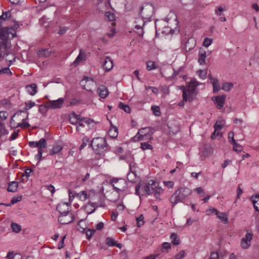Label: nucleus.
<instances>
[{"label":"nucleus","instance_id":"nucleus-1","mask_svg":"<svg viewBox=\"0 0 259 259\" xmlns=\"http://www.w3.org/2000/svg\"><path fill=\"white\" fill-rule=\"evenodd\" d=\"M191 193V190L186 187L181 188L176 190L169 198L171 207L173 208L179 202H182Z\"/></svg>","mask_w":259,"mask_h":259},{"label":"nucleus","instance_id":"nucleus-2","mask_svg":"<svg viewBox=\"0 0 259 259\" xmlns=\"http://www.w3.org/2000/svg\"><path fill=\"white\" fill-rule=\"evenodd\" d=\"M107 141L104 138L96 137L91 141L90 146L94 152L98 155H101L107 150Z\"/></svg>","mask_w":259,"mask_h":259},{"label":"nucleus","instance_id":"nucleus-3","mask_svg":"<svg viewBox=\"0 0 259 259\" xmlns=\"http://www.w3.org/2000/svg\"><path fill=\"white\" fill-rule=\"evenodd\" d=\"M154 9L152 4H146L140 8L139 14L143 19H149L153 15Z\"/></svg>","mask_w":259,"mask_h":259},{"label":"nucleus","instance_id":"nucleus-4","mask_svg":"<svg viewBox=\"0 0 259 259\" xmlns=\"http://www.w3.org/2000/svg\"><path fill=\"white\" fill-rule=\"evenodd\" d=\"M153 134L152 130L150 127H146L140 128L135 136L133 137V141L137 142L145 140V137H149L150 139H152L151 135Z\"/></svg>","mask_w":259,"mask_h":259},{"label":"nucleus","instance_id":"nucleus-5","mask_svg":"<svg viewBox=\"0 0 259 259\" xmlns=\"http://www.w3.org/2000/svg\"><path fill=\"white\" fill-rule=\"evenodd\" d=\"M159 187L156 183L153 180H150L146 183L143 187L144 193L147 195H151L155 192V190Z\"/></svg>","mask_w":259,"mask_h":259},{"label":"nucleus","instance_id":"nucleus-6","mask_svg":"<svg viewBox=\"0 0 259 259\" xmlns=\"http://www.w3.org/2000/svg\"><path fill=\"white\" fill-rule=\"evenodd\" d=\"M182 46L186 52L192 50L195 46V40L192 37H184L182 40Z\"/></svg>","mask_w":259,"mask_h":259},{"label":"nucleus","instance_id":"nucleus-7","mask_svg":"<svg viewBox=\"0 0 259 259\" xmlns=\"http://www.w3.org/2000/svg\"><path fill=\"white\" fill-rule=\"evenodd\" d=\"M145 19H143V18H137L136 19L135 23L136 24L135 25V29H136L138 31L137 32V34L140 36H143L144 31L143 30V27L145 26L146 21Z\"/></svg>","mask_w":259,"mask_h":259},{"label":"nucleus","instance_id":"nucleus-8","mask_svg":"<svg viewBox=\"0 0 259 259\" xmlns=\"http://www.w3.org/2000/svg\"><path fill=\"white\" fill-rule=\"evenodd\" d=\"M253 233L251 231L247 230L245 236L242 238L241 241V246L243 249L248 248L251 244Z\"/></svg>","mask_w":259,"mask_h":259},{"label":"nucleus","instance_id":"nucleus-9","mask_svg":"<svg viewBox=\"0 0 259 259\" xmlns=\"http://www.w3.org/2000/svg\"><path fill=\"white\" fill-rule=\"evenodd\" d=\"M75 217L73 213L65 214L60 215L58 217V221L63 225H66L72 222L74 220Z\"/></svg>","mask_w":259,"mask_h":259},{"label":"nucleus","instance_id":"nucleus-10","mask_svg":"<svg viewBox=\"0 0 259 259\" xmlns=\"http://www.w3.org/2000/svg\"><path fill=\"white\" fill-rule=\"evenodd\" d=\"M64 100L63 98H60L55 100H49L47 102V106L49 108L56 109L61 108L64 103Z\"/></svg>","mask_w":259,"mask_h":259},{"label":"nucleus","instance_id":"nucleus-11","mask_svg":"<svg viewBox=\"0 0 259 259\" xmlns=\"http://www.w3.org/2000/svg\"><path fill=\"white\" fill-rule=\"evenodd\" d=\"M30 147H37L38 150H43L47 147V141L45 138H41L38 141H30L28 143Z\"/></svg>","mask_w":259,"mask_h":259},{"label":"nucleus","instance_id":"nucleus-12","mask_svg":"<svg viewBox=\"0 0 259 259\" xmlns=\"http://www.w3.org/2000/svg\"><path fill=\"white\" fill-rule=\"evenodd\" d=\"M8 40L3 36H0V58L3 55L2 50H4V56H7L9 55V53L7 52V49L8 48L7 45Z\"/></svg>","mask_w":259,"mask_h":259},{"label":"nucleus","instance_id":"nucleus-13","mask_svg":"<svg viewBox=\"0 0 259 259\" xmlns=\"http://www.w3.org/2000/svg\"><path fill=\"white\" fill-rule=\"evenodd\" d=\"M70 203H59L57 206V210L60 213V215H63L65 214H69L70 212L69 205Z\"/></svg>","mask_w":259,"mask_h":259},{"label":"nucleus","instance_id":"nucleus-14","mask_svg":"<svg viewBox=\"0 0 259 259\" xmlns=\"http://www.w3.org/2000/svg\"><path fill=\"white\" fill-rule=\"evenodd\" d=\"M63 149V144L61 142H56L53 145L52 148L49 151L50 155L59 153Z\"/></svg>","mask_w":259,"mask_h":259},{"label":"nucleus","instance_id":"nucleus-15","mask_svg":"<svg viewBox=\"0 0 259 259\" xmlns=\"http://www.w3.org/2000/svg\"><path fill=\"white\" fill-rule=\"evenodd\" d=\"M226 97L225 95H222L212 98V100L214 102L218 109H221L223 107Z\"/></svg>","mask_w":259,"mask_h":259},{"label":"nucleus","instance_id":"nucleus-16","mask_svg":"<svg viewBox=\"0 0 259 259\" xmlns=\"http://www.w3.org/2000/svg\"><path fill=\"white\" fill-rule=\"evenodd\" d=\"M225 124V121L224 120H218L216 121L215 124L213 125V127L214 128V131L212 134L211 136V138L212 139H215V132L221 131L222 128L224 127Z\"/></svg>","mask_w":259,"mask_h":259},{"label":"nucleus","instance_id":"nucleus-17","mask_svg":"<svg viewBox=\"0 0 259 259\" xmlns=\"http://www.w3.org/2000/svg\"><path fill=\"white\" fill-rule=\"evenodd\" d=\"M89 82H91L93 85L94 84V81L93 78L87 76H84L83 78L80 81V84L83 89L87 90V91L91 92L92 88L86 87V84Z\"/></svg>","mask_w":259,"mask_h":259},{"label":"nucleus","instance_id":"nucleus-18","mask_svg":"<svg viewBox=\"0 0 259 259\" xmlns=\"http://www.w3.org/2000/svg\"><path fill=\"white\" fill-rule=\"evenodd\" d=\"M119 181H121L120 182L121 183H122L124 184H125V182L121 179H118V178H113L110 180V183L111 185H112V186L113 187V189L117 192H123L125 189V187H123L122 188H119L118 187L115 186V184L118 183Z\"/></svg>","mask_w":259,"mask_h":259},{"label":"nucleus","instance_id":"nucleus-19","mask_svg":"<svg viewBox=\"0 0 259 259\" xmlns=\"http://www.w3.org/2000/svg\"><path fill=\"white\" fill-rule=\"evenodd\" d=\"M226 10L227 9L225 6L224 8L222 6H219L215 9V13L217 15L219 16V20L222 22H225L226 21V19L224 15L222 14L223 12L226 11Z\"/></svg>","mask_w":259,"mask_h":259},{"label":"nucleus","instance_id":"nucleus-20","mask_svg":"<svg viewBox=\"0 0 259 259\" xmlns=\"http://www.w3.org/2000/svg\"><path fill=\"white\" fill-rule=\"evenodd\" d=\"M136 164L134 162L130 163L129 165L130 170V171L127 175V180L131 182H133L134 181V179H131V176L132 175H134L135 176V168H136Z\"/></svg>","mask_w":259,"mask_h":259},{"label":"nucleus","instance_id":"nucleus-21","mask_svg":"<svg viewBox=\"0 0 259 259\" xmlns=\"http://www.w3.org/2000/svg\"><path fill=\"white\" fill-rule=\"evenodd\" d=\"M103 66L107 71H110L113 68V62L109 57H106Z\"/></svg>","mask_w":259,"mask_h":259},{"label":"nucleus","instance_id":"nucleus-22","mask_svg":"<svg viewBox=\"0 0 259 259\" xmlns=\"http://www.w3.org/2000/svg\"><path fill=\"white\" fill-rule=\"evenodd\" d=\"M97 92L100 97L103 99L105 98L108 94V90L104 85L99 87L97 89Z\"/></svg>","mask_w":259,"mask_h":259},{"label":"nucleus","instance_id":"nucleus-23","mask_svg":"<svg viewBox=\"0 0 259 259\" xmlns=\"http://www.w3.org/2000/svg\"><path fill=\"white\" fill-rule=\"evenodd\" d=\"M25 89L26 91L31 96L34 95L37 92V85L35 83L27 85Z\"/></svg>","mask_w":259,"mask_h":259},{"label":"nucleus","instance_id":"nucleus-24","mask_svg":"<svg viewBox=\"0 0 259 259\" xmlns=\"http://www.w3.org/2000/svg\"><path fill=\"white\" fill-rule=\"evenodd\" d=\"M86 55L82 50H80L79 54L73 62L74 66L77 65L79 62L85 60Z\"/></svg>","mask_w":259,"mask_h":259},{"label":"nucleus","instance_id":"nucleus-25","mask_svg":"<svg viewBox=\"0 0 259 259\" xmlns=\"http://www.w3.org/2000/svg\"><path fill=\"white\" fill-rule=\"evenodd\" d=\"M199 58L198 62L200 65H204L205 64V58L206 57V51L201 50L199 52Z\"/></svg>","mask_w":259,"mask_h":259},{"label":"nucleus","instance_id":"nucleus-26","mask_svg":"<svg viewBox=\"0 0 259 259\" xmlns=\"http://www.w3.org/2000/svg\"><path fill=\"white\" fill-rule=\"evenodd\" d=\"M18 187V182L16 181H12L9 184V187L7 190L9 192H15L17 190Z\"/></svg>","mask_w":259,"mask_h":259},{"label":"nucleus","instance_id":"nucleus-27","mask_svg":"<svg viewBox=\"0 0 259 259\" xmlns=\"http://www.w3.org/2000/svg\"><path fill=\"white\" fill-rule=\"evenodd\" d=\"M109 136L112 138H115L118 135V128L114 126H112V127L108 131Z\"/></svg>","mask_w":259,"mask_h":259},{"label":"nucleus","instance_id":"nucleus-28","mask_svg":"<svg viewBox=\"0 0 259 259\" xmlns=\"http://www.w3.org/2000/svg\"><path fill=\"white\" fill-rule=\"evenodd\" d=\"M29 114L28 112H26V118L22 120V122L19 123L17 126L21 127L23 128L29 127L30 126V124L28 122H25V120H27L28 118Z\"/></svg>","mask_w":259,"mask_h":259},{"label":"nucleus","instance_id":"nucleus-29","mask_svg":"<svg viewBox=\"0 0 259 259\" xmlns=\"http://www.w3.org/2000/svg\"><path fill=\"white\" fill-rule=\"evenodd\" d=\"M181 88L183 89V99L182 101L179 103V105L180 106H183L185 104V102L188 100V98L187 97L186 88L184 86H182Z\"/></svg>","mask_w":259,"mask_h":259},{"label":"nucleus","instance_id":"nucleus-30","mask_svg":"<svg viewBox=\"0 0 259 259\" xmlns=\"http://www.w3.org/2000/svg\"><path fill=\"white\" fill-rule=\"evenodd\" d=\"M36 105V104L34 102L29 101L25 103V107L23 109V111H24V113H25L26 114V112H28L27 111L34 106Z\"/></svg>","mask_w":259,"mask_h":259},{"label":"nucleus","instance_id":"nucleus-31","mask_svg":"<svg viewBox=\"0 0 259 259\" xmlns=\"http://www.w3.org/2000/svg\"><path fill=\"white\" fill-rule=\"evenodd\" d=\"M23 112H24V111L23 110H18L12 117V118L11 119V120H10V125H11V127L12 128H16V127H18V126H17V125H15V120L13 119L14 117L16 115H19L20 114H21Z\"/></svg>","mask_w":259,"mask_h":259},{"label":"nucleus","instance_id":"nucleus-32","mask_svg":"<svg viewBox=\"0 0 259 259\" xmlns=\"http://www.w3.org/2000/svg\"><path fill=\"white\" fill-rule=\"evenodd\" d=\"M252 202L253 204L254 208L256 211H259V196H255L251 198Z\"/></svg>","mask_w":259,"mask_h":259},{"label":"nucleus","instance_id":"nucleus-33","mask_svg":"<svg viewBox=\"0 0 259 259\" xmlns=\"http://www.w3.org/2000/svg\"><path fill=\"white\" fill-rule=\"evenodd\" d=\"M118 107L120 109H122L124 112H125L127 113H129L131 112L130 107L127 105H125L121 102H119L118 105Z\"/></svg>","mask_w":259,"mask_h":259},{"label":"nucleus","instance_id":"nucleus-34","mask_svg":"<svg viewBox=\"0 0 259 259\" xmlns=\"http://www.w3.org/2000/svg\"><path fill=\"white\" fill-rule=\"evenodd\" d=\"M233 84L231 82H225L222 85V89L226 92H229L233 88Z\"/></svg>","mask_w":259,"mask_h":259},{"label":"nucleus","instance_id":"nucleus-35","mask_svg":"<svg viewBox=\"0 0 259 259\" xmlns=\"http://www.w3.org/2000/svg\"><path fill=\"white\" fill-rule=\"evenodd\" d=\"M171 243L176 245H179L180 243V240L178 238V236L176 233H172L170 235Z\"/></svg>","mask_w":259,"mask_h":259},{"label":"nucleus","instance_id":"nucleus-36","mask_svg":"<svg viewBox=\"0 0 259 259\" xmlns=\"http://www.w3.org/2000/svg\"><path fill=\"white\" fill-rule=\"evenodd\" d=\"M213 91L214 93H217L220 90V86L218 79H213L212 82Z\"/></svg>","mask_w":259,"mask_h":259},{"label":"nucleus","instance_id":"nucleus-37","mask_svg":"<svg viewBox=\"0 0 259 259\" xmlns=\"http://www.w3.org/2000/svg\"><path fill=\"white\" fill-rule=\"evenodd\" d=\"M11 227L12 231L15 233H18L21 230V226L15 223H12L11 225Z\"/></svg>","mask_w":259,"mask_h":259},{"label":"nucleus","instance_id":"nucleus-38","mask_svg":"<svg viewBox=\"0 0 259 259\" xmlns=\"http://www.w3.org/2000/svg\"><path fill=\"white\" fill-rule=\"evenodd\" d=\"M5 32L8 34H12V37L13 38L16 35V30L11 27H7L5 28Z\"/></svg>","mask_w":259,"mask_h":259},{"label":"nucleus","instance_id":"nucleus-39","mask_svg":"<svg viewBox=\"0 0 259 259\" xmlns=\"http://www.w3.org/2000/svg\"><path fill=\"white\" fill-rule=\"evenodd\" d=\"M76 196L82 201H85L88 198V195L86 192L84 191L77 193Z\"/></svg>","mask_w":259,"mask_h":259},{"label":"nucleus","instance_id":"nucleus-40","mask_svg":"<svg viewBox=\"0 0 259 259\" xmlns=\"http://www.w3.org/2000/svg\"><path fill=\"white\" fill-rule=\"evenodd\" d=\"M105 18L110 21H113L115 20V17L114 14L110 12H107L105 14Z\"/></svg>","mask_w":259,"mask_h":259},{"label":"nucleus","instance_id":"nucleus-41","mask_svg":"<svg viewBox=\"0 0 259 259\" xmlns=\"http://www.w3.org/2000/svg\"><path fill=\"white\" fill-rule=\"evenodd\" d=\"M95 229H88L85 232L86 238L88 240H90L94 234L95 233Z\"/></svg>","mask_w":259,"mask_h":259},{"label":"nucleus","instance_id":"nucleus-42","mask_svg":"<svg viewBox=\"0 0 259 259\" xmlns=\"http://www.w3.org/2000/svg\"><path fill=\"white\" fill-rule=\"evenodd\" d=\"M151 110L155 116H159L160 115L161 112L159 106L153 105L151 107Z\"/></svg>","mask_w":259,"mask_h":259},{"label":"nucleus","instance_id":"nucleus-43","mask_svg":"<svg viewBox=\"0 0 259 259\" xmlns=\"http://www.w3.org/2000/svg\"><path fill=\"white\" fill-rule=\"evenodd\" d=\"M47 102H46L45 104V105H38V107H39V109H38V111L40 113H42V114H44L45 113L47 112V110L49 108V107L47 106Z\"/></svg>","mask_w":259,"mask_h":259},{"label":"nucleus","instance_id":"nucleus-44","mask_svg":"<svg viewBox=\"0 0 259 259\" xmlns=\"http://www.w3.org/2000/svg\"><path fill=\"white\" fill-rule=\"evenodd\" d=\"M218 218L221 219L222 221L224 224H227L228 223V219L227 215L223 212H219V214L217 215Z\"/></svg>","mask_w":259,"mask_h":259},{"label":"nucleus","instance_id":"nucleus-45","mask_svg":"<svg viewBox=\"0 0 259 259\" xmlns=\"http://www.w3.org/2000/svg\"><path fill=\"white\" fill-rule=\"evenodd\" d=\"M90 139L87 137H84L82 138V143L81 145L79 147V150H81L83 149L87 145L88 143L90 142Z\"/></svg>","mask_w":259,"mask_h":259},{"label":"nucleus","instance_id":"nucleus-46","mask_svg":"<svg viewBox=\"0 0 259 259\" xmlns=\"http://www.w3.org/2000/svg\"><path fill=\"white\" fill-rule=\"evenodd\" d=\"M106 244L108 246H114L115 241L112 238L108 237L106 239Z\"/></svg>","mask_w":259,"mask_h":259},{"label":"nucleus","instance_id":"nucleus-47","mask_svg":"<svg viewBox=\"0 0 259 259\" xmlns=\"http://www.w3.org/2000/svg\"><path fill=\"white\" fill-rule=\"evenodd\" d=\"M141 148L143 150H145L147 149L151 150L152 149L153 147L151 145L146 142H143L141 143Z\"/></svg>","mask_w":259,"mask_h":259},{"label":"nucleus","instance_id":"nucleus-48","mask_svg":"<svg viewBox=\"0 0 259 259\" xmlns=\"http://www.w3.org/2000/svg\"><path fill=\"white\" fill-rule=\"evenodd\" d=\"M43 150H38V153L35 156V158L38 161L37 165L42 159H45V157L42 156Z\"/></svg>","mask_w":259,"mask_h":259},{"label":"nucleus","instance_id":"nucleus-49","mask_svg":"<svg viewBox=\"0 0 259 259\" xmlns=\"http://www.w3.org/2000/svg\"><path fill=\"white\" fill-rule=\"evenodd\" d=\"M233 145V150L238 151L240 152L242 150V147L241 145L238 144L236 143V141H234V142H232L231 143Z\"/></svg>","mask_w":259,"mask_h":259},{"label":"nucleus","instance_id":"nucleus-50","mask_svg":"<svg viewBox=\"0 0 259 259\" xmlns=\"http://www.w3.org/2000/svg\"><path fill=\"white\" fill-rule=\"evenodd\" d=\"M144 217L143 215H140V216L137 218V227H141L144 224V222L143 221Z\"/></svg>","mask_w":259,"mask_h":259},{"label":"nucleus","instance_id":"nucleus-51","mask_svg":"<svg viewBox=\"0 0 259 259\" xmlns=\"http://www.w3.org/2000/svg\"><path fill=\"white\" fill-rule=\"evenodd\" d=\"M195 88L194 87H190L188 85V89H186V91L187 92V96L189 95L190 97L192 96L195 92Z\"/></svg>","mask_w":259,"mask_h":259},{"label":"nucleus","instance_id":"nucleus-52","mask_svg":"<svg viewBox=\"0 0 259 259\" xmlns=\"http://www.w3.org/2000/svg\"><path fill=\"white\" fill-rule=\"evenodd\" d=\"M212 42V39L211 38L206 37L204 39L203 45L205 47H208L211 45Z\"/></svg>","mask_w":259,"mask_h":259},{"label":"nucleus","instance_id":"nucleus-53","mask_svg":"<svg viewBox=\"0 0 259 259\" xmlns=\"http://www.w3.org/2000/svg\"><path fill=\"white\" fill-rule=\"evenodd\" d=\"M200 82L197 81L195 78H192L189 85L192 87L196 88L200 84Z\"/></svg>","mask_w":259,"mask_h":259},{"label":"nucleus","instance_id":"nucleus-54","mask_svg":"<svg viewBox=\"0 0 259 259\" xmlns=\"http://www.w3.org/2000/svg\"><path fill=\"white\" fill-rule=\"evenodd\" d=\"M2 73L7 74L9 75H11L12 74V72L11 71L9 67L2 68L0 70V74Z\"/></svg>","mask_w":259,"mask_h":259},{"label":"nucleus","instance_id":"nucleus-55","mask_svg":"<svg viewBox=\"0 0 259 259\" xmlns=\"http://www.w3.org/2000/svg\"><path fill=\"white\" fill-rule=\"evenodd\" d=\"M155 68L156 67L154 62L148 61L147 62V69L148 70H151Z\"/></svg>","mask_w":259,"mask_h":259},{"label":"nucleus","instance_id":"nucleus-56","mask_svg":"<svg viewBox=\"0 0 259 259\" xmlns=\"http://www.w3.org/2000/svg\"><path fill=\"white\" fill-rule=\"evenodd\" d=\"M197 73L199 76L200 78L201 79H204L205 78L207 74L206 71L203 70H199L197 71Z\"/></svg>","mask_w":259,"mask_h":259},{"label":"nucleus","instance_id":"nucleus-57","mask_svg":"<svg viewBox=\"0 0 259 259\" xmlns=\"http://www.w3.org/2000/svg\"><path fill=\"white\" fill-rule=\"evenodd\" d=\"M163 190L161 187H158L155 190V192L153 193V194L154 195L156 199H160L159 194Z\"/></svg>","mask_w":259,"mask_h":259},{"label":"nucleus","instance_id":"nucleus-58","mask_svg":"<svg viewBox=\"0 0 259 259\" xmlns=\"http://www.w3.org/2000/svg\"><path fill=\"white\" fill-rule=\"evenodd\" d=\"M171 247V246H170V244L169 243H168V242H164L163 244H162V251H164V250H165V251L166 252H167V250L168 249H170Z\"/></svg>","mask_w":259,"mask_h":259},{"label":"nucleus","instance_id":"nucleus-59","mask_svg":"<svg viewBox=\"0 0 259 259\" xmlns=\"http://www.w3.org/2000/svg\"><path fill=\"white\" fill-rule=\"evenodd\" d=\"M186 255V253L185 250H183L180 251V253L177 254L175 255V258L176 259H182L183 258L185 255Z\"/></svg>","mask_w":259,"mask_h":259},{"label":"nucleus","instance_id":"nucleus-60","mask_svg":"<svg viewBox=\"0 0 259 259\" xmlns=\"http://www.w3.org/2000/svg\"><path fill=\"white\" fill-rule=\"evenodd\" d=\"M78 119H79L78 117H69V122L72 124L77 125L78 123Z\"/></svg>","mask_w":259,"mask_h":259},{"label":"nucleus","instance_id":"nucleus-61","mask_svg":"<svg viewBox=\"0 0 259 259\" xmlns=\"http://www.w3.org/2000/svg\"><path fill=\"white\" fill-rule=\"evenodd\" d=\"M78 118L79 119H78V121H82V122H84L88 124L90 123V121L91 120L90 119H88V118H85L83 117H81V116H80V115L78 116Z\"/></svg>","mask_w":259,"mask_h":259},{"label":"nucleus","instance_id":"nucleus-62","mask_svg":"<svg viewBox=\"0 0 259 259\" xmlns=\"http://www.w3.org/2000/svg\"><path fill=\"white\" fill-rule=\"evenodd\" d=\"M66 238V236H63L61 240L59 241L58 248L59 249H61L63 248L64 246V240Z\"/></svg>","mask_w":259,"mask_h":259},{"label":"nucleus","instance_id":"nucleus-63","mask_svg":"<svg viewBox=\"0 0 259 259\" xmlns=\"http://www.w3.org/2000/svg\"><path fill=\"white\" fill-rule=\"evenodd\" d=\"M4 17V21L7 20L11 16V12L10 11L4 12L2 14Z\"/></svg>","mask_w":259,"mask_h":259},{"label":"nucleus","instance_id":"nucleus-64","mask_svg":"<svg viewBox=\"0 0 259 259\" xmlns=\"http://www.w3.org/2000/svg\"><path fill=\"white\" fill-rule=\"evenodd\" d=\"M8 117V113L6 111H0V118L4 120Z\"/></svg>","mask_w":259,"mask_h":259}]
</instances>
